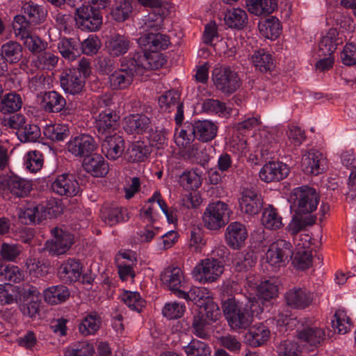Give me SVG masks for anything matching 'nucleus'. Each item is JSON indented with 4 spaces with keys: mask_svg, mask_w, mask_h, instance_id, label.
<instances>
[{
    "mask_svg": "<svg viewBox=\"0 0 356 356\" xmlns=\"http://www.w3.org/2000/svg\"><path fill=\"white\" fill-rule=\"evenodd\" d=\"M165 60L160 55H149L135 52L120 60V68L111 73L108 77L113 90H122L133 82L134 76L142 75L145 70L158 69L164 65Z\"/></svg>",
    "mask_w": 356,
    "mask_h": 356,
    "instance_id": "obj_1",
    "label": "nucleus"
},
{
    "mask_svg": "<svg viewBox=\"0 0 356 356\" xmlns=\"http://www.w3.org/2000/svg\"><path fill=\"white\" fill-rule=\"evenodd\" d=\"M254 302L248 300L244 303L234 298L222 302V309L228 325L233 330L247 329L252 322Z\"/></svg>",
    "mask_w": 356,
    "mask_h": 356,
    "instance_id": "obj_2",
    "label": "nucleus"
},
{
    "mask_svg": "<svg viewBox=\"0 0 356 356\" xmlns=\"http://www.w3.org/2000/svg\"><path fill=\"white\" fill-rule=\"evenodd\" d=\"M320 195L316 189L307 186L297 187L291 191L289 202L297 216L310 214L316 211Z\"/></svg>",
    "mask_w": 356,
    "mask_h": 356,
    "instance_id": "obj_3",
    "label": "nucleus"
},
{
    "mask_svg": "<svg viewBox=\"0 0 356 356\" xmlns=\"http://www.w3.org/2000/svg\"><path fill=\"white\" fill-rule=\"evenodd\" d=\"M232 211L224 202L216 201L209 203L202 215V222L205 228L217 231L224 227L229 221Z\"/></svg>",
    "mask_w": 356,
    "mask_h": 356,
    "instance_id": "obj_4",
    "label": "nucleus"
},
{
    "mask_svg": "<svg viewBox=\"0 0 356 356\" xmlns=\"http://www.w3.org/2000/svg\"><path fill=\"white\" fill-rule=\"evenodd\" d=\"M22 15L15 17L13 29L17 25L23 29H32L42 24L47 15V10L43 6L33 1L25 2L22 7Z\"/></svg>",
    "mask_w": 356,
    "mask_h": 356,
    "instance_id": "obj_5",
    "label": "nucleus"
},
{
    "mask_svg": "<svg viewBox=\"0 0 356 356\" xmlns=\"http://www.w3.org/2000/svg\"><path fill=\"white\" fill-rule=\"evenodd\" d=\"M211 79L217 90L226 95L235 92L241 84L237 72L229 66L215 67L212 70Z\"/></svg>",
    "mask_w": 356,
    "mask_h": 356,
    "instance_id": "obj_6",
    "label": "nucleus"
},
{
    "mask_svg": "<svg viewBox=\"0 0 356 356\" xmlns=\"http://www.w3.org/2000/svg\"><path fill=\"white\" fill-rule=\"evenodd\" d=\"M74 19L77 27L86 31H96L102 24V17L99 11L91 6L77 8Z\"/></svg>",
    "mask_w": 356,
    "mask_h": 356,
    "instance_id": "obj_7",
    "label": "nucleus"
},
{
    "mask_svg": "<svg viewBox=\"0 0 356 356\" xmlns=\"http://www.w3.org/2000/svg\"><path fill=\"white\" fill-rule=\"evenodd\" d=\"M224 266L217 259L208 258L201 261L193 269V276L202 283L213 282L218 280L223 272Z\"/></svg>",
    "mask_w": 356,
    "mask_h": 356,
    "instance_id": "obj_8",
    "label": "nucleus"
},
{
    "mask_svg": "<svg viewBox=\"0 0 356 356\" xmlns=\"http://www.w3.org/2000/svg\"><path fill=\"white\" fill-rule=\"evenodd\" d=\"M51 234L54 238L44 245V250L51 255L65 254L73 244L74 236L67 231L54 227L51 229Z\"/></svg>",
    "mask_w": 356,
    "mask_h": 356,
    "instance_id": "obj_9",
    "label": "nucleus"
},
{
    "mask_svg": "<svg viewBox=\"0 0 356 356\" xmlns=\"http://www.w3.org/2000/svg\"><path fill=\"white\" fill-rule=\"evenodd\" d=\"M293 254V248L290 242L278 239L272 243L266 253V261L271 266H280L288 261Z\"/></svg>",
    "mask_w": 356,
    "mask_h": 356,
    "instance_id": "obj_10",
    "label": "nucleus"
},
{
    "mask_svg": "<svg viewBox=\"0 0 356 356\" xmlns=\"http://www.w3.org/2000/svg\"><path fill=\"white\" fill-rule=\"evenodd\" d=\"M138 42L140 46L144 47V51L142 53L154 56L157 55L158 51L163 50L168 48L170 42L168 35L159 33H148L143 36L138 38ZM161 58L165 60L164 64L166 63L165 58L162 54H159Z\"/></svg>",
    "mask_w": 356,
    "mask_h": 356,
    "instance_id": "obj_11",
    "label": "nucleus"
},
{
    "mask_svg": "<svg viewBox=\"0 0 356 356\" xmlns=\"http://www.w3.org/2000/svg\"><path fill=\"white\" fill-rule=\"evenodd\" d=\"M240 210L249 216L258 214L264 207V199L261 193L254 188H244L238 199Z\"/></svg>",
    "mask_w": 356,
    "mask_h": 356,
    "instance_id": "obj_12",
    "label": "nucleus"
},
{
    "mask_svg": "<svg viewBox=\"0 0 356 356\" xmlns=\"http://www.w3.org/2000/svg\"><path fill=\"white\" fill-rule=\"evenodd\" d=\"M301 168L307 175H318L327 168L326 159L319 151L309 149L302 155Z\"/></svg>",
    "mask_w": 356,
    "mask_h": 356,
    "instance_id": "obj_13",
    "label": "nucleus"
},
{
    "mask_svg": "<svg viewBox=\"0 0 356 356\" xmlns=\"http://www.w3.org/2000/svg\"><path fill=\"white\" fill-rule=\"evenodd\" d=\"M284 300L291 309H305L312 305L314 295L306 288L294 286L286 291Z\"/></svg>",
    "mask_w": 356,
    "mask_h": 356,
    "instance_id": "obj_14",
    "label": "nucleus"
},
{
    "mask_svg": "<svg viewBox=\"0 0 356 356\" xmlns=\"http://www.w3.org/2000/svg\"><path fill=\"white\" fill-rule=\"evenodd\" d=\"M54 193L67 197H73L79 191V184L72 175L62 174L58 175L51 185Z\"/></svg>",
    "mask_w": 356,
    "mask_h": 356,
    "instance_id": "obj_15",
    "label": "nucleus"
},
{
    "mask_svg": "<svg viewBox=\"0 0 356 356\" xmlns=\"http://www.w3.org/2000/svg\"><path fill=\"white\" fill-rule=\"evenodd\" d=\"M60 82L62 88L71 95L79 94L85 86V79L80 72L74 69H67L60 74Z\"/></svg>",
    "mask_w": 356,
    "mask_h": 356,
    "instance_id": "obj_16",
    "label": "nucleus"
},
{
    "mask_svg": "<svg viewBox=\"0 0 356 356\" xmlns=\"http://www.w3.org/2000/svg\"><path fill=\"white\" fill-rule=\"evenodd\" d=\"M151 119L143 113L130 114L123 120V129L128 134H143L151 130Z\"/></svg>",
    "mask_w": 356,
    "mask_h": 356,
    "instance_id": "obj_17",
    "label": "nucleus"
},
{
    "mask_svg": "<svg viewBox=\"0 0 356 356\" xmlns=\"http://www.w3.org/2000/svg\"><path fill=\"white\" fill-rule=\"evenodd\" d=\"M67 149L75 156L86 158L96 149V143L88 134H81L72 138L67 144Z\"/></svg>",
    "mask_w": 356,
    "mask_h": 356,
    "instance_id": "obj_18",
    "label": "nucleus"
},
{
    "mask_svg": "<svg viewBox=\"0 0 356 356\" xmlns=\"http://www.w3.org/2000/svg\"><path fill=\"white\" fill-rule=\"evenodd\" d=\"M119 116L110 108L102 111L97 117L95 122L99 137L102 138L105 136L111 135L118 127Z\"/></svg>",
    "mask_w": 356,
    "mask_h": 356,
    "instance_id": "obj_19",
    "label": "nucleus"
},
{
    "mask_svg": "<svg viewBox=\"0 0 356 356\" xmlns=\"http://www.w3.org/2000/svg\"><path fill=\"white\" fill-rule=\"evenodd\" d=\"M102 152L109 160H116L120 158L125 149L124 138L116 134L105 136L102 138Z\"/></svg>",
    "mask_w": 356,
    "mask_h": 356,
    "instance_id": "obj_20",
    "label": "nucleus"
},
{
    "mask_svg": "<svg viewBox=\"0 0 356 356\" xmlns=\"http://www.w3.org/2000/svg\"><path fill=\"white\" fill-rule=\"evenodd\" d=\"M290 172L289 166L280 161L265 164L259 171V177L266 182L278 181L286 178Z\"/></svg>",
    "mask_w": 356,
    "mask_h": 356,
    "instance_id": "obj_21",
    "label": "nucleus"
},
{
    "mask_svg": "<svg viewBox=\"0 0 356 356\" xmlns=\"http://www.w3.org/2000/svg\"><path fill=\"white\" fill-rule=\"evenodd\" d=\"M133 44L129 35L118 33L110 35L106 42V48L111 57H119L127 54Z\"/></svg>",
    "mask_w": 356,
    "mask_h": 356,
    "instance_id": "obj_22",
    "label": "nucleus"
},
{
    "mask_svg": "<svg viewBox=\"0 0 356 356\" xmlns=\"http://www.w3.org/2000/svg\"><path fill=\"white\" fill-rule=\"evenodd\" d=\"M248 238V232L245 225L231 222L226 228L225 240L227 245L234 250H239L245 245Z\"/></svg>",
    "mask_w": 356,
    "mask_h": 356,
    "instance_id": "obj_23",
    "label": "nucleus"
},
{
    "mask_svg": "<svg viewBox=\"0 0 356 356\" xmlns=\"http://www.w3.org/2000/svg\"><path fill=\"white\" fill-rule=\"evenodd\" d=\"M194 138L203 143L210 142L213 140L218 133V126L211 120H197L191 125Z\"/></svg>",
    "mask_w": 356,
    "mask_h": 356,
    "instance_id": "obj_24",
    "label": "nucleus"
},
{
    "mask_svg": "<svg viewBox=\"0 0 356 356\" xmlns=\"http://www.w3.org/2000/svg\"><path fill=\"white\" fill-rule=\"evenodd\" d=\"M83 265L79 259L69 258L58 269L60 279L65 283L76 282L81 278Z\"/></svg>",
    "mask_w": 356,
    "mask_h": 356,
    "instance_id": "obj_25",
    "label": "nucleus"
},
{
    "mask_svg": "<svg viewBox=\"0 0 356 356\" xmlns=\"http://www.w3.org/2000/svg\"><path fill=\"white\" fill-rule=\"evenodd\" d=\"M4 189L17 197L28 196L32 190V183L17 175H13L3 180Z\"/></svg>",
    "mask_w": 356,
    "mask_h": 356,
    "instance_id": "obj_26",
    "label": "nucleus"
},
{
    "mask_svg": "<svg viewBox=\"0 0 356 356\" xmlns=\"http://www.w3.org/2000/svg\"><path fill=\"white\" fill-rule=\"evenodd\" d=\"M298 338L313 347L321 346L325 340V331L314 325H307L298 330Z\"/></svg>",
    "mask_w": 356,
    "mask_h": 356,
    "instance_id": "obj_27",
    "label": "nucleus"
},
{
    "mask_svg": "<svg viewBox=\"0 0 356 356\" xmlns=\"http://www.w3.org/2000/svg\"><path fill=\"white\" fill-rule=\"evenodd\" d=\"M161 280L169 290L177 297L179 298V291H184L180 288L184 280V275L178 267H168L161 275Z\"/></svg>",
    "mask_w": 356,
    "mask_h": 356,
    "instance_id": "obj_28",
    "label": "nucleus"
},
{
    "mask_svg": "<svg viewBox=\"0 0 356 356\" xmlns=\"http://www.w3.org/2000/svg\"><path fill=\"white\" fill-rule=\"evenodd\" d=\"M83 167L93 177H102L108 172V165L104 158L97 154H90L84 159Z\"/></svg>",
    "mask_w": 356,
    "mask_h": 356,
    "instance_id": "obj_29",
    "label": "nucleus"
},
{
    "mask_svg": "<svg viewBox=\"0 0 356 356\" xmlns=\"http://www.w3.org/2000/svg\"><path fill=\"white\" fill-rule=\"evenodd\" d=\"M31 29L24 27L22 29L17 25L14 31L15 35L24 40V44L31 53H40L44 49V44L39 37L31 34Z\"/></svg>",
    "mask_w": 356,
    "mask_h": 356,
    "instance_id": "obj_30",
    "label": "nucleus"
},
{
    "mask_svg": "<svg viewBox=\"0 0 356 356\" xmlns=\"http://www.w3.org/2000/svg\"><path fill=\"white\" fill-rule=\"evenodd\" d=\"M102 323V317L98 312H88L79 325V333L84 337L94 335L101 327Z\"/></svg>",
    "mask_w": 356,
    "mask_h": 356,
    "instance_id": "obj_31",
    "label": "nucleus"
},
{
    "mask_svg": "<svg viewBox=\"0 0 356 356\" xmlns=\"http://www.w3.org/2000/svg\"><path fill=\"white\" fill-rule=\"evenodd\" d=\"M53 203L55 202L31 205L25 210L24 214L31 222L39 223L47 217L51 218L54 215Z\"/></svg>",
    "mask_w": 356,
    "mask_h": 356,
    "instance_id": "obj_32",
    "label": "nucleus"
},
{
    "mask_svg": "<svg viewBox=\"0 0 356 356\" xmlns=\"http://www.w3.org/2000/svg\"><path fill=\"white\" fill-rule=\"evenodd\" d=\"M224 20L229 28L236 30L243 29L248 23L246 12L239 8L227 10L225 13Z\"/></svg>",
    "mask_w": 356,
    "mask_h": 356,
    "instance_id": "obj_33",
    "label": "nucleus"
},
{
    "mask_svg": "<svg viewBox=\"0 0 356 356\" xmlns=\"http://www.w3.org/2000/svg\"><path fill=\"white\" fill-rule=\"evenodd\" d=\"M1 52L6 64H16L24 58V49L17 41L9 40L1 47Z\"/></svg>",
    "mask_w": 356,
    "mask_h": 356,
    "instance_id": "obj_34",
    "label": "nucleus"
},
{
    "mask_svg": "<svg viewBox=\"0 0 356 356\" xmlns=\"http://www.w3.org/2000/svg\"><path fill=\"white\" fill-rule=\"evenodd\" d=\"M42 104L45 111L49 113H58L65 109V99L56 91L52 90L44 92Z\"/></svg>",
    "mask_w": 356,
    "mask_h": 356,
    "instance_id": "obj_35",
    "label": "nucleus"
},
{
    "mask_svg": "<svg viewBox=\"0 0 356 356\" xmlns=\"http://www.w3.org/2000/svg\"><path fill=\"white\" fill-rule=\"evenodd\" d=\"M58 49L61 56L68 60H74L81 55L80 42L76 38H61Z\"/></svg>",
    "mask_w": 356,
    "mask_h": 356,
    "instance_id": "obj_36",
    "label": "nucleus"
},
{
    "mask_svg": "<svg viewBox=\"0 0 356 356\" xmlns=\"http://www.w3.org/2000/svg\"><path fill=\"white\" fill-rule=\"evenodd\" d=\"M133 11L131 0H115L111 8V18L117 22L127 20Z\"/></svg>",
    "mask_w": 356,
    "mask_h": 356,
    "instance_id": "obj_37",
    "label": "nucleus"
},
{
    "mask_svg": "<svg viewBox=\"0 0 356 356\" xmlns=\"http://www.w3.org/2000/svg\"><path fill=\"white\" fill-rule=\"evenodd\" d=\"M149 148L143 142L131 143L125 152V159L131 163L144 161L149 155Z\"/></svg>",
    "mask_w": 356,
    "mask_h": 356,
    "instance_id": "obj_38",
    "label": "nucleus"
},
{
    "mask_svg": "<svg viewBox=\"0 0 356 356\" xmlns=\"http://www.w3.org/2000/svg\"><path fill=\"white\" fill-rule=\"evenodd\" d=\"M245 5L248 11L257 16L269 15L277 8L275 0H246Z\"/></svg>",
    "mask_w": 356,
    "mask_h": 356,
    "instance_id": "obj_39",
    "label": "nucleus"
},
{
    "mask_svg": "<svg viewBox=\"0 0 356 356\" xmlns=\"http://www.w3.org/2000/svg\"><path fill=\"white\" fill-rule=\"evenodd\" d=\"M45 302L51 305H58L66 301L70 297V291L64 285L51 286L43 292Z\"/></svg>",
    "mask_w": 356,
    "mask_h": 356,
    "instance_id": "obj_40",
    "label": "nucleus"
},
{
    "mask_svg": "<svg viewBox=\"0 0 356 356\" xmlns=\"http://www.w3.org/2000/svg\"><path fill=\"white\" fill-rule=\"evenodd\" d=\"M258 29L260 33L266 38L275 40L279 37L282 26L277 18L270 17L258 24Z\"/></svg>",
    "mask_w": 356,
    "mask_h": 356,
    "instance_id": "obj_41",
    "label": "nucleus"
},
{
    "mask_svg": "<svg viewBox=\"0 0 356 356\" xmlns=\"http://www.w3.org/2000/svg\"><path fill=\"white\" fill-rule=\"evenodd\" d=\"M179 298H183L186 301H192L200 307L207 302V299L211 298V292L204 287H193L186 293L185 291H179Z\"/></svg>",
    "mask_w": 356,
    "mask_h": 356,
    "instance_id": "obj_42",
    "label": "nucleus"
},
{
    "mask_svg": "<svg viewBox=\"0 0 356 356\" xmlns=\"http://www.w3.org/2000/svg\"><path fill=\"white\" fill-rule=\"evenodd\" d=\"M22 98L15 92L5 94L0 101V112L3 114L15 113L22 106Z\"/></svg>",
    "mask_w": 356,
    "mask_h": 356,
    "instance_id": "obj_43",
    "label": "nucleus"
},
{
    "mask_svg": "<svg viewBox=\"0 0 356 356\" xmlns=\"http://www.w3.org/2000/svg\"><path fill=\"white\" fill-rule=\"evenodd\" d=\"M252 61L255 67L261 72H270L275 67L272 55L264 49L254 52L252 56Z\"/></svg>",
    "mask_w": 356,
    "mask_h": 356,
    "instance_id": "obj_44",
    "label": "nucleus"
},
{
    "mask_svg": "<svg viewBox=\"0 0 356 356\" xmlns=\"http://www.w3.org/2000/svg\"><path fill=\"white\" fill-rule=\"evenodd\" d=\"M270 330L263 324L255 325L248 331L246 338L252 346L257 347L268 341Z\"/></svg>",
    "mask_w": 356,
    "mask_h": 356,
    "instance_id": "obj_45",
    "label": "nucleus"
},
{
    "mask_svg": "<svg viewBox=\"0 0 356 356\" xmlns=\"http://www.w3.org/2000/svg\"><path fill=\"white\" fill-rule=\"evenodd\" d=\"M100 214L102 220L109 226H113L124 220L122 209L113 204L103 205Z\"/></svg>",
    "mask_w": 356,
    "mask_h": 356,
    "instance_id": "obj_46",
    "label": "nucleus"
},
{
    "mask_svg": "<svg viewBox=\"0 0 356 356\" xmlns=\"http://www.w3.org/2000/svg\"><path fill=\"white\" fill-rule=\"evenodd\" d=\"M261 221L266 229L271 230L280 229L283 226L282 217L279 216L277 209L272 205L264 208Z\"/></svg>",
    "mask_w": 356,
    "mask_h": 356,
    "instance_id": "obj_47",
    "label": "nucleus"
},
{
    "mask_svg": "<svg viewBox=\"0 0 356 356\" xmlns=\"http://www.w3.org/2000/svg\"><path fill=\"white\" fill-rule=\"evenodd\" d=\"M44 135L54 142L63 141L70 136L67 124H54L47 125L43 129Z\"/></svg>",
    "mask_w": 356,
    "mask_h": 356,
    "instance_id": "obj_48",
    "label": "nucleus"
},
{
    "mask_svg": "<svg viewBox=\"0 0 356 356\" xmlns=\"http://www.w3.org/2000/svg\"><path fill=\"white\" fill-rule=\"evenodd\" d=\"M336 29H330L327 34L322 37L319 45V56H332L337 48Z\"/></svg>",
    "mask_w": 356,
    "mask_h": 356,
    "instance_id": "obj_49",
    "label": "nucleus"
},
{
    "mask_svg": "<svg viewBox=\"0 0 356 356\" xmlns=\"http://www.w3.org/2000/svg\"><path fill=\"white\" fill-rule=\"evenodd\" d=\"M257 259V254L254 250H245L236 258L235 268L239 272L248 270L255 265Z\"/></svg>",
    "mask_w": 356,
    "mask_h": 356,
    "instance_id": "obj_50",
    "label": "nucleus"
},
{
    "mask_svg": "<svg viewBox=\"0 0 356 356\" xmlns=\"http://www.w3.org/2000/svg\"><path fill=\"white\" fill-rule=\"evenodd\" d=\"M278 284L279 282L275 278L262 281L257 286L258 296L265 300L276 297L278 293Z\"/></svg>",
    "mask_w": 356,
    "mask_h": 356,
    "instance_id": "obj_51",
    "label": "nucleus"
},
{
    "mask_svg": "<svg viewBox=\"0 0 356 356\" xmlns=\"http://www.w3.org/2000/svg\"><path fill=\"white\" fill-rule=\"evenodd\" d=\"M316 216L314 215H309L305 218L294 216L287 226L286 229L291 235L296 236L307 226L313 225L316 222Z\"/></svg>",
    "mask_w": 356,
    "mask_h": 356,
    "instance_id": "obj_52",
    "label": "nucleus"
},
{
    "mask_svg": "<svg viewBox=\"0 0 356 356\" xmlns=\"http://www.w3.org/2000/svg\"><path fill=\"white\" fill-rule=\"evenodd\" d=\"M179 99L180 95L177 91H166L159 98V107L163 112L170 113L179 104Z\"/></svg>",
    "mask_w": 356,
    "mask_h": 356,
    "instance_id": "obj_53",
    "label": "nucleus"
},
{
    "mask_svg": "<svg viewBox=\"0 0 356 356\" xmlns=\"http://www.w3.org/2000/svg\"><path fill=\"white\" fill-rule=\"evenodd\" d=\"M95 352L92 343L88 341H80L67 347L64 350L65 356H90Z\"/></svg>",
    "mask_w": 356,
    "mask_h": 356,
    "instance_id": "obj_54",
    "label": "nucleus"
},
{
    "mask_svg": "<svg viewBox=\"0 0 356 356\" xmlns=\"http://www.w3.org/2000/svg\"><path fill=\"white\" fill-rule=\"evenodd\" d=\"M202 111L209 115H225L229 114L225 103L218 99H206L202 104Z\"/></svg>",
    "mask_w": 356,
    "mask_h": 356,
    "instance_id": "obj_55",
    "label": "nucleus"
},
{
    "mask_svg": "<svg viewBox=\"0 0 356 356\" xmlns=\"http://www.w3.org/2000/svg\"><path fill=\"white\" fill-rule=\"evenodd\" d=\"M187 356H211V348L204 341L193 339L184 348Z\"/></svg>",
    "mask_w": 356,
    "mask_h": 356,
    "instance_id": "obj_56",
    "label": "nucleus"
},
{
    "mask_svg": "<svg viewBox=\"0 0 356 356\" xmlns=\"http://www.w3.org/2000/svg\"><path fill=\"white\" fill-rule=\"evenodd\" d=\"M17 138L22 143H31L36 141L40 136V129L38 126L33 124H27L16 132Z\"/></svg>",
    "mask_w": 356,
    "mask_h": 356,
    "instance_id": "obj_57",
    "label": "nucleus"
},
{
    "mask_svg": "<svg viewBox=\"0 0 356 356\" xmlns=\"http://www.w3.org/2000/svg\"><path fill=\"white\" fill-rule=\"evenodd\" d=\"M124 303L131 310L141 312L145 306V301L138 292L124 291L121 296Z\"/></svg>",
    "mask_w": 356,
    "mask_h": 356,
    "instance_id": "obj_58",
    "label": "nucleus"
},
{
    "mask_svg": "<svg viewBox=\"0 0 356 356\" xmlns=\"http://www.w3.org/2000/svg\"><path fill=\"white\" fill-rule=\"evenodd\" d=\"M332 325L335 332L341 334L347 333L351 327L350 318L347 316L346 312L341 309L335 312L334 319L332 321Z\"/></svg>",
    "mask_w": 356,
    "mask_h": 356,
    "instance_id": "obj_59",
    "label": "nucleus"
},
{
    "mask_svg": "<svg viewBox=\"0 0 356 356\" xmlns=\"http://www.w3.org/2000/svg\"><path fill=\"white\" fill-rule=\"evenodd\" d=\"M22 252V245L16 243H3L0 248L1 260L13 262L20 255Z\"/></svg>",
    "mask_w": 356,
    "mask_h": 356,
    "instance_id": "obj_60",
    "label": "nucleus"
},
{
    "mask_svg": "<svg viewBox=\"0 0 356 356\" xmlns=\"http://www.w3.org/2000/svg\"><path fill=\"white\" fill-rule=\"evenodd\" d=\"M24 273L18 266L8 265L0 272V280L9 282L19 283L23 280Z\"/></svg>",
    "mask_w": 356,
    "mask_h": 356,
    "instance_id": "obj_61",
    "label": "nucleus"
},
{
    "mask_svg": "<svg viewBox=\"0 0 356 356\" xmlns=\"http://www.w3.org/2000/svg\"><path fill=\"white\" fill-rule=\"evenodd\" d=\"M211 323L204 318L202 314L194 316L192 323L193 333L202 339H207L209 337L208 326Z\"/></svg>",
    "mask_w": 356,
    "mask_h": 356,
    "instance_id": "obj_62",
    "label": "nucleus"
},
{
    "mask_svg": "<svg viewBox=\"0 0 356 356\" xmlns=\"http://www.w3.org/2000/svg\"><path fill=\"white\" fill-rule=\"evenodd\" d=\"M278 356H302V351L298 342L284 340L277 346Z\"/></svg>",
    "mask_w": 356,
    "mask_h": 356,
    "instance_id": "obj_63",
    "label": "nucleus"
},
{
    "mask_svg": "<svg viewBox=\"0 0 356 356\" xmlns=\"http://www.w3.org/2000/svg\"><path fill=\"white\" fill-rule=\"evenodd\" d=\"M197 314H202L203 318L211 323L216 321L221 316L218 305L212 299H207Z\"/></svg>",
    "mask_w": 356,
    "mask_h": 356,
    "instance_id": "obj_64",
    "label": "nucleus"
}]
</instances>
